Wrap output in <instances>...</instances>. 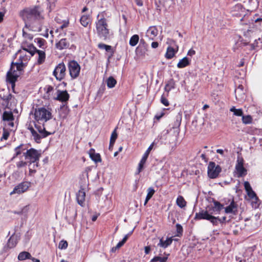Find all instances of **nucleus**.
Wrapping results in <instances>:
<instances>
[{"label":"nucleus","instance_id":"2eb2a0df","mask_svg":"<svg viewBox=\"0 0 262 262\" xmlns=\"http://www.w3.org/2000/svg\"><path fill=\"white\" fill-rule=\"evenodd\" d=\"M225 212L227 214L231 213L233 215L237 214L238 205L233 199H232L229 205L225 208Z\"/></svg>","mask_w":262,"mask_h":262},{"label":"nucleus","instance_id":"603ef678","mask_svg":"<svg viewBox=\"0 0 262 262\" xmlns=\"http://www.w3.org/2000/svg\"><path fill=\"white\" fill-rule=\"evenodd\" d=\"M68 246V243L66 241L61 240L58 245V248L60 249H66Z\"/></svg>","mask_w":262,"mask_h":262},{"label":"nucleus","instance_id":"c9c22d12","mask_svg":"<svg viewBox=\"0 0 262 262\" xmlns=\"http://www.w3.org/2000/svg\"><path fill=\"white\" fill-rule=\"evenodd\" d=\"M177 205L181 208H184L187 204L186 201L182 195H179L176 200Z\"/></svg>","mask_w":262,"mask_h":262},{"label":"nucleus","instance_id":"b1692460","mask_svg":"<svg viewBox=\"0 0 262 262\" xmlns=\"http://www.w3.org/2000/svg\"><path fill=\"white\" fill-rule=\"evenodd\" d=\"M69 42L67 38L61 39L55 45L56 48L60 50L67 49L69 47Z\"/></svg>","mask_w":262,"mask_h":262},{"label":"nucleus","instance_id":"3c124183","mask_svg":"<svg viewBox=\"0 0 262 262\" xmlns=\"http://www.w3.org/2000/svg\"><path fill=\"white\" fill-rule=\"evenodd\" d=\"M155 192V190H154V189L152 187H149L147 189V195L146 196V198H147V199H150L151 198V197L153 196V195L154 194Z\"/></svg>","mask_w":262,"mask_h":262},{"label":"nucleus","instance_id":"c756f323","mask_svg":"<svg viewBox=\"0 0 262 262\" xmlns=\"http://www.w3.org/2000/svg\"><path fill=\"white\" fill-rule=\"evenodd\" d=\"M22 50L29 53L31 56H33L37 51V49L32 44H30L26 47L23 46Z\"/></svg>","mask_w":262,"mask_h":262},{"label":"nucleus","instance_id":"13d9d810","mask_svg":"<svg viewBox=\"0 0 262 262\" xmlns=\"http://www.w3.org/2000/svg\"><path fill=\"white\" fill-rule=\"evenodd\" d=\"M133 232V230L129 232L128 234L125 235L124 236V237H123V238L122 239V240L120 242L123 245L126 243V242L127 241L128 237L132 234Z\"/></svg>","mask_w":262,"mask_h":262},{"label":"nucleus","instance_id":"680f3d73","mask_svg":"<svg viewBox=\"0 0 262 262\" xmlns=\"http://www.w3.org/2000/svg\"><path fill=\"white\" fill-rule=\"evenodd\" d=\"M27 165V162H24L23 161H20L16 163V166L18 168L23 167H25Z\"/></svg>","mask_w":262,"mask_h":262},{"label":"nucleus","instance_id":"ea45409f","mask_svg":"<svg viewBox=\"0 0 262 262\" xmlns=\"http://www.w3.org/2000/svg\"><path fill=\"white\" fill-rule=\"evenodd\" d=\"M31 254L26 251L21 252L18 255V259L19 260H24L27 259H31Z\"/></svg>","mask_w":262,"mask_h":262},{"label":"nucleus","instance_id":"aec40b11","mask_svg":"<svg viewBox=\"0 0 262 262\" xmlns=\"http://www.w3.org/2000/svg\"><path fill=\"white\" fill-rule=\"evenodd\" d=\"M19 75H11V72L7 73V81L11 84V88L13 93L15 92V82L17 80Z\"/></svg>","mask_w":262,"mask_h":262},{"label":"nucleus","instance_id":"4c0bfd02","mask_svg":"<svg viewBox=\"0 0 262 262\" xmlns=\"http://www.w3.org/2000/svg\"><path fill=\"white\" fill-rule=\"evenodd\" d=\"M164 254L166 255L165 256L160 257L159 256H156L154 257L150 261V262H166L168 259L169 254H166V253H164Z\"/></svg>","mask_w":262,"mask_h":262},{"label":"nucleus","instance_id":"f03ea898","mask_svg":"<svg viewBox=\"0 0 262 262\" xmlns=\"http://www.w3.org/2000/svg\"><path fill=\"white\" fill-rule=\"evenodd\" d=\"M18 15L28 28H31L35 23L42 21L45 19L44 9L40 5L25 7L19 11Z\"/></svg>","mask_w":262,"mask_h":262},{"label":"nucleus","instance_id":"4be33fe9","mask_svg":"<svg viewBox=\"0 0 262 262\" xmlns=\"http://www.w3.org/2000/svg\"><path fill=\"white\" fill-rule=\"evenodd\" d=\"M173 241L172 237L167 238L166 240H164L162 237L160 239L159 243L158 244V246L165 249L170 246Z\"/></svg>","mask_w":262,"mask_h":262},{"label":"nucleus","instance_id":"cd10ccee","mask_svg":"<svg viewBox=\"0 0 262 262\" xmlns=\"http://www.w3.org/2000/svg\"><path fill=\"white\" fill-rule=\"evenodd\" d=\"M251 20L252 24L256 27L262 26V15L259 16L258 14H255Z\"/></svg>","mask_w":262,"mask_h":262},{"label":"nucleus","instance_id":"e433bc0d","mask_svg":"<svg viewBox=\"0 0 262 262\" xmlns=\"http://www.w3.org/2000/svg\"><path fill=\"white\" fill-rule=\"evenodd\" d=\"M182 119V114L180 113H178L175 117V121L173 123V125L172 127L173 128H177L180 127L181 124Z\"/></svg>","mask_w":262,"mask_h":262},{"label":"nucleus","instance_id":"e2e57ef3","mask_svg":"<svg viewBox=\"0 0 262 262\" xmlns=\"http://www.w3.org/2000/svg\"><path fill=\"white\" fill-rule=\"evenodd\" d=\"M136 51L139 55L143 56L144 55L146 52L147 51V48H141L140 50H139V51H137L136 49Z\"/></svg>","mask_w":262,"mask_h":262},{"label":"nucleus","instance_id":"a18cd8bd","mask_svg":"<svg viewBox=\"0 0 262 262\" xmlns=\"http://www.w3.org/2000/svg\"><path fill=\"white\" fill-rule=\"evenodd\" d=\"M230 111L234 113V115L236 116H243V112L241 108L236 109L235 107L233 106L230 109Z\"/></svg>","mask_w":262,"mask_h":262},{"label":"nucleus","instance_id":"0eeeda50","mask_svg":"<svg viewBox=\"0 0 262 262\" xmlns=\"http://www.w3.org/2000/svg\"><path fill=\"white\" fill-rule=\"evenodd\" d=\"M53 75L59 81L64 79L66 75V67L63 62L59 63L56 66L53 72Z\"/></svg>","mask_w":262,"mask_h":262},{"label":"nucleus","instance_id":"de8ad7c7","mask_svg":"<svg viewBox=\"0 0 262 262\" xmlns=\"http://www.w3.org/2000/svg\"><path fill=\"white\" fill-rule=\"evenodd\" d=\"M176 226L177 231L176 236L179 237L182 236L183 232V229L182 226L179 224H177Z\"/></svg>","mask_w":262,"mask_h":262},{"label":"nucleus","instance_id":"774afa93","mask_svg":"<svg viewBox=\"0 0 262 262\" xmlns=\"http://www.w3.org/2000/svg\"><path fill=\"white\" fill-rule=\"evenodd\" d=\"M69 20H64L63 22V24L60 26V28L61 29H63L65 28H67L69 26Z\"/></svg>","mask_w":262,"mask_h":262},{"label":"nucleus","instance_id":"7ed1b4c3","mask_svg":"<svg viewBox=\"0 0 262 262\" xmlns=\"http://www.w3.org/2000/svg\"><path fill=\"white\" fill-rule=\"evenodd\" d=\"M24 156L26 160H29V166L31 167L33 164L32 167L29 168L30 174L35 173L36 171L35 168L38 166L39 158L41 156L40 153H39L36 149L31 148L24 152Z\"/></svg>","mask_w":262,"mask_h":262},{"label":"nucleus","instance_id":"79ce46f5","mask_svg":"<svg viewBox=\"0 0 262 262\" xmlns=\"http://www.w3.org/2000/svg\"><path fill=\"white\" fill-rule=\"evenodd\" d=\"M139 35L137 34H135V35H133L129 39V45L132 47H134L137 45V43L139 42Z\"/></svg>","mask_w":262,"mask_h":262},{"label":"nucleus","instance_id":"09e8293b","mask_svg":"<svg viewBox=\"0 0 262 262\" xmlns=\"http://www.w3.org/2000/svg\"><path fill=\"white\" fill-rule=\"evenodd\" d=\"M117 137H118V135L117 133V128H115L111 134V138H110V141H111V144H112L113 143L115 142L117 138Z\"/></svg>","mask_w":262,"mask_h":262},{"label":"nucleus","instance_id":"052dcab7","mask_svg":"<svg viewBox=\"0 0 262 262\" xmlns=\"http://www.w3.org/2000/svg\"><path fill=\"white\" fill-rule=\"evenodd\" d=\"M133 232V230L129 232L128 234L125 235L124 236V237H123V238L122 239V240L120 242L123 245L126 243V242L127 241L128 237L132 234Z\"/></svg>","mask_w":262,"mask_h":262},{"label":"nucleus","instance_id":"393cba45","mask_svg":"<svg viewBox=\"0 0 262 262\" xmlns=\"http://www.w3.org/2000/svg\"><path fill=\"white\" fill-rule=\"evenodd\" d=\"M92 21L91 17L90 15H82L80 19V22L82 26L84 27H88Z\"/></svg>","mask_w":262,"mask_h":262},{"label":"nucleus","instance_id":"c03bdc74","mask_svg":"<svg viewBox=\"0 0 262 262\" xmlns=\"http://www.w3.org/2000/svg\"><path fill=\"white\" fill-rule=\"evenodd\" d=\"M252 120V117L250 115H243L242 116V122L245 124H248L251 123Z\"/></svg>","mask_w":262,"mask_h":262},{"label":"nucleus","instance_id":"49530a36","mask_svg":"<svg viewBox=\"0 0 262 262\" xmlns=\"http://www.w3.org/2000/svg\"><path fill=\"white\" fill-rule=\"evenodd\" d=\"M36 39V43L37 46L41 48H44L47 42L45 39L41 38H37Z\"/></svg>","mask_w":262,"mask_h":262},{"label":"nucleus","instance_id":"1a4fd4ad","mask_svg":"<svg viewBox=\"0 0 262 262\" xmlns=\"http://www.w3.org/2000/svg\"><path fill=\"white\" fill-rule=\"evenodd\" d=\"M244 159L238 156L235 165V171L238 178L244 177L247 174V169L244 167Z\"/></svg>","mask_w":262,"mask_h":262},{"label":"nucleus","instance_id":"8fccbe9b","mask_svg":"<svg viewBox=\"0 0 262 262\" xmlns=\"http://www.w3.org/2000/svg\"><path fill=\"white\" fill-rule=\"evenodd\" d=\"M208 221H210L214 226H217L219 224V216L215 217L213 216L212 214Z\"/></svg>","mask_w":262,"mask_h":262},{"label":"nucleus","instance_id":"412c9836","mask_svg":"<svg viewBox=\"0 0 262 262\" xmlns=\"http://www.w3.org/2000/svg\"><path fill=\"white\" fill-rule=\"evenodd\" d=\"M90 158L95 163L101 162L102 159L99 153H96L94 148H91L89 152Z\"/></svg>","mask_w":262,"mask_h":262},{"label":"nucleus","instance_id":"864d4df0","mask_svg":"<svg viewBox=\"0 0 262 262\" xmlns=\"http://www.w3.org/2000/svg\"><path fill=\"white\" fill-rule=\"evenodd\" d=\"M147 47H148L147 44L145 42V41H144V39H142L140 40V42L139 45L137 48V50L139 51V50H140L141 48L145 49V48H147Z\"/></svg>","mask_w":262,"mask_h":262},{"label":"nucleus","instance_id":"0e129e2a","mask_svg":"<svg viewBox=\"0 0 262 262\" xmlns=\"http://www.w3.org/2000/svg\"><path fill=\"white\" fill-rule=\"evenodd\" d=\"M219 223L224 224V223H226L227 222V223L229 222L230 221V220H227L226 217L223 216L222 218H220L219 217Z\"/></svg>","mask_w":262,"mask_h":262},{"label":"nucleus","instance_id":"5701e85b","mask_svg":"<svg viewBox=\"0 0 262 262\" xmlns=\"http://www.w3.org/2000/svg\"><path fill=\"white\" fill-rule=\"evenodd\" d=\"M178 51V47L177 49H174L171 46H168L166 50V52L165 54V57L167 59H170L172 58L175 54Z\"/></svg>","mask_w":262,"mask_h":262},{"label":"nucleus","instance_id":"423d86ee","mask_svg":"<svg viewBox=\"0 0 262 262\" xmlns=\"http://www.w3.org/2000/svg\"><path fill=\"white\" fill-rule=\"evenodd\" d=\"M68 68L72 79H75L79 76L81 68L76 61L74 60L70 61L68 64Z\"/></svg>","mask_w":262,"mask_h":262},{"label":"nucleus","instance_id":"6e6d98bb","mask_svg":"<svg viewBox=\"0 0 262 262\" xmlns=\"http://www.w3.org/2000/svg\"><path fill=\"white\" fill-rule=\"evenodd\" d=\"M10 134L8 130L4 129L3 133V136L1 139V140L2 141L3 140H6L8 139L9 137Z\"/></svg>","mask_w":262,"mask_h":262},{"label":"nucleus","instance_id":"bf43d9fd","mask_svg":"<svg viewBox=\"0 0 262 262\" xmlns=\"http://www.w3.org/2000/svg\"><path fill=\"white\" fill-rule=\"evenodd\" d=\"M133 232V230L129 232L128 234L125 235L124 236V237H123V238L122 239V240L120 242L123 245L126 243V242L127 241L128 237L132 234Z\"/></svg>","mask_w":262,"mask_h":262},{"label":"nucleus","instance_id":"a211bd4d","mask_svg":"<svg viewBox=\"0 0 262 262\" xmlns=\"http://www.w3.org/2000/svg\"><path fill=\"white\" fill-rule=\"evenodd\" d=\"M213 203L214 206L211 207V208H209L211 210L210 212L211 214H213L214 213L215 214H219L221 211L223 209L224 205L216 200H213Z\"/></svg>","mask_w":262,"mask_h":262},{"label":"nucleus","instance_id":"f704fd0d","mask_svg":"<svg viewBox=\"0 0 262 262\" xmlns=\"http://www.w3.org/2000/svg\"><path fill=\"white\" fill-rule=\"evenodd\" d=\"M36 53H37L38 55V57L37 59V63L38 64H41L43 63L46 59V54L45 52L43 51L38 50L37 49Z\"/></svg>","mask_w":262,"mask_h":262},{"label":"nucleus","instance_id":"7c9ffc66","mask_svg":"<svg viewBox=\"0 0 262 262\" xmlns=\"http://www.w3.org/2000/svg\"><path fill=\"white\" fill-rule=\"evenodd\" d=\"M147 35L151 39L158 35V31L155 26H151L149 28L147 32Z\"/></svg>","mask_w":262,"mask_h":262},{"label":"nucleus","instance_id":"69168bd1","mask_svg":"<svg viewBox=\"0 0 262 262\" xmlns=\"http://www.w3.org/2000/svg\"><path fill=\"white\" fill-rule=\"evenodd\" d=\"M12 97V95L11 94H9L7 96H4L3 98L7 102V103L9 105V102L11 100Z\"/></svg>","mask_w":262,"mask_h":262},{"label":"nucleus","instance_id":"6e6552de","mask_svg":"<svg viewBox=\"0 0 262 262\" xmlns=\"http://www.w3.org/2000/svg\"><path fill=\"white\" fill-rule=\"evenodd\" d=\"M221 170L222 169L220 166L216 165L214 162H210L209 163L207 168V174L209 178H216L221 172Z\"/></svg>","mask_w":262,"mask_h":262},{"label":"nucleus","instance_id":"338daca9","mask_svg":"<svg viewBox=\"0 0 262 262\" xmlns=\"http://www.w3.org/2000/svg\"><path fill=\"white\" fill-rule=\"evenodd\" d=\"M20 210L22 212V214L27 215V214L29 211V207L28 206H26L24 207Z\"/></svg>","mask_w":262,"mask_h":262},{"label":"nucleus","instance_id":"4d7b16f0","mask_svg":"<svg viewBox=\"0 0 262 262\" xmlns=\"http://www.w3.org/2000/svg\"><path fill=\"white\" fill-rule=\"evenodd\" d=\"M122 246L123 245L119 242L116 246L112 248L111 249V252L115 253L116 251L120 249Z\"/></svg>","mask_w":262,"mask_h":262},{"label":"nucleus","instance_id":"2f4dec72","mask_svg":"<svg viewBox=\"0 0 262 262\" xmlns=\"http://www.w3.org/2000/svg\"><path fill=\"white\" fill-rule=\"evenodd\" d=\"M2 118L4 121H12L14 120L13 114L11 111H5Z\"/></svg>","mask_w":262,"mask_h":262},{"label":"nucleus","instance_id":"c85d7f7f","mask_svg":"<svg viewBox=\"0 0 262 262\" xmlns=\"http://www.w3.org/2000/svg\"><path fill=\"white\" fill-rule=\"evenodd\" d=\"M17 239L14 234L12 235L8 241L7 246L8 248H14L17 244Z\"/></svg>","mask_w":262,"mask_h":262},{"label":"nucleus","instance_id":"6ab92c4d","mask_svg":"<svg viewBox=\"0 0 262 262\" xmlns=\"http://www.w3.org/2000/svg\"><path fill=\"white\" fill-rule=\"evenodd\" d=\"M148 156L149 154L145 152L138 164V168L136 172V174H139L144 169V165L145 164Z\"/></svg>","mask_w":262,"mask_h":262},{"label":"nucleus","instance_id":"f8f14e48","mask_svg":"<svg viewBox=\"0 0 262 262\" xmlns=\"http://www.w3.org/2000/svg\"><path fill=\"white\" fill-rule=\"evenodd\" d=\"M44 94L43 96V99L47 100L50 99L54 100L55 97L54 94V88L53 86L51 85H46L43 88Z\"/></svg>","mask_w":262,"mask_h":262},{"label":"nucleus","instance_id":"5fc2aeb1","mask_svg":"<svg viewBox=\"0 0 262 262\" xmlns=\"http://www.w3.org/2000/svg\"><path fill=\"white\" fill-rule=\"evenodd\" d=\"M160 101L163 105L166 106H168L169 105L168 99L166 98L164 94L161 96Z\"/></svg>","mask_w":262,"mask_h":262},{"label":"nucleus","instance_id":"20e7f679","mask_svg":"<svg viewBox=\"0 0 262 262\" xmlns=\"http://www.w3.org/2000/svg\"><path fill=\"white\" fill-rule=\"evenodd\" d=\"M96 28L97 35L100 38L104 40L109 38L110 30L106 18L103 17L98 19L96 22Z\"/></svg>","mask_w":262,"mask_h":262},{"label":"nucleus","instance_id":"72a5a7b5","mask_svg":"<svg viewBox=\"0 0 262 262\" xmlns=\"http://www.w3.org/2000/svg\"><path fill=\"white\" fill-rule=\"evenodd\" d=\"M190 64L188 58L187 57H185L181 59L177 64V67L181 69L184 68Z\"/></svg>","mask_w":262,"mask_h":262},{"label":"nucleus","instance_id":"473e14b6","mask_svg":"<svg viewBox=\"0 0 262 262\" xmlns=\"http://www.w3.org/2000/svg\"><path fill=\"white\" fill-rule=\"evenodd\" d=\"M19 52L20 53V55L18 58V61H22L23 63L27 66L28 61L30 60L31 56L24 54L21 51H19Z\"/></svg>","mask_w":262,"mask_h":262},{"label":"nucleus","instance_id":"9b49d317","mask_svg":"<svg viewBox=\"0 0 262 262\" xmlns=\"http://www.w3.org/2000/svg\"><path fill=\"white\" fill-rule=\"evenodd\" d=\"M26 67V65L23 63L22 61L20 62H12L9 71L7 73L11 72V75H19L17 72H21L24 70V69Z\"/></svg>","mask_w":262,"mask_h":262},{"label":"nucleus","instance_id":"9d476101","mask_svg":"<svg viewBox=\"0 0 262 262\" xmlns=\"http://www.w3.org/2000/svg\"><path fill=\"white\" fill-rule=\"evenodd\" d=\"M30 186V182L27 181L23 182L16 185L14 188L13 191L10 193V194L12 195L14 194H21L27 191Z\"/></svg>","mask_w":262,"mask_h":262},{"label":"nucleus","instance_id":"bb28decb","mask_svg":"<svg viewBox=\"0 0 262 262\" xmlns=\"http://www.w3.org/2000/svg\"><path fill=\"white\" fill-rule=\"evenodd\" d=\"M98 47L100 49L105 50L107 52L111 53V55L109 56V58H111L113 56L114 54V50L111 46L107 45L103 43H100L98 45Z\"/></svg>","mask_w":262,"mask_h":262},{"label":"nucleus","instance_id":"a878e982","mask_svg":"<svg viewBox=\"0 0 262 262\" xmlns=\"http://www.w3.org/2000/svg\"><path fill=\"white\" fill-rule=\"evenodd\" d=\"M176 83L173 79L171 78L168 80L165 84L164 90L167 92V96L168 95L169 92L172 89L175 88Z\"/></svg>","mask_w":262,"mask_h":262},{"label":"nucleus","instance_id":"f257e3e1","mask_svg":"<svg viewBox=\"0 0 262 262\" xmlns=\"http://www.w3.org/2000/svg\"><path fill=\"white\" fill-rule=\"evenodd\" d=\"M52 110L45 107L36 108L34 112V120L32 121L35 128L38 133L34 129L32 122L27 124V129L30 130L34 141L39 143L42 138H46L52 133L46 130L45 123L52 118Z\"/></svg>","mask_w":262,"mask_h":262},{"label":"nucleus","instance_id":"37998d69","mask_svg":"<svg viewBox=\"0 0 262 262\" xmlns=\"http://www.w3.org/2000/svg\"><path fill=\"white\" fill-rule=\"evenodd\" d=\"M0 113L2 111V110H5L8 107L9 104L7 103V102L6 101V100L4 99L3 97H2L0 95Z\"/></svg>","mask_w":262,"mask_h":262},{"label":"nucleus","instance_id":"dca6fc26","mask_svg":"<svg viewBox=\"0 0 262 262\" xmlns=\"http://www.w3.org/2000/svg\"><path fill=\"white\" fill-rule=\"evenodd\" d=\"M85 199V192L84 188H81L76 194L77 203L81 206H83Z\"/></svg>","mask_w":262,"mask_h":262},{"label":"nucleus","instance_id":"ddd939ff","mask_svg":"<svg viewBox=\"0 0 262 262\" xmlns=\"http://www.w3.org/2000/svg\"><path fill=\"white\" fill-rule=\"evenodd\" d=\"M70 98V95L67 91H61L58 90L57 91V96L55 97L54 100H58L61 102H67Z\"/></svg>","mask_w":262,"mask_h":262},{"label":"nucleus","instance_id":"4468645a","mask_svg":"<svg viewBox=\"0 0 262 262\" xmlns=\"http://www.w3.org/2000/svg\"><path fill=\"white\" fill-rule=\"evenodd\" d=\"M211 209L209 208L208 210H202L199 212L196 213L194 219L197 220H206L208 221L211 215Z\"/></svg>","mask_w":262,"mask_h":262},{"label":"nucleus","instance_id":"39448f33","mask_svg":"<svg viewBox=\"0 0 262 262\" xmlns=\"http://www.w3.org/2000/svg\"><path fill=\"white\" fill-rule=\"evenodd\" d=\"M244 186L248 196L251 200L252 207L255 209L258 208L260 203V200L256 193L253 190L249 182H244Z\"/></svg>","mask_w":262,"mask_h":262},{"label":"nucleus","instance_id":"f3484780","mask_svg":"<svg viewBox=\"0 0 262 262\" xmlns=\"http://www.w3.org/2000/svg\"><path fill=\"white\" fill-rule=\"evenodd\" d=\"M235 95L236 100L242 101L245 98V94L244 92V86L239 85L238 88L235 90Z\"/></svg>","mask_w":262,"mask_h":262},{"label":"nucleus","instance_id":"58836bf2","mask_svg":"<svg viewBox=\"0 0 262 262\" xmlns=\"http://www.w3.org/2000/svg\"><path fill=\"white\" fill-rule=\"evenodd\" d=\"M107 86L112 89L117 84V80L112 76H110L106 81Z\"/></svg>","mask_w":262,"mask_h":262},{"label":"nucleus","instance_id":"a19ab883","mask_svg":"<svg viewBox=\"0 0 262 262\" xmlns=\"http://www.w3.org/2000/svg\"><path fill=\"white\" fill-rule=\"evenodd\" d=\"M25 145L23 144L19 145L15 148L14 151H15V154L13 158L17 157L18 155H20L21 153L25 152V150L26 149V148L24 147Z\"/></svg>","mask_w":262,"mask_h":262}]
</instances>
